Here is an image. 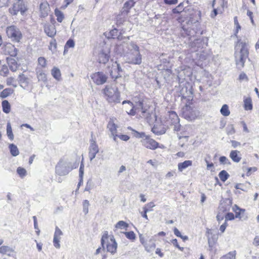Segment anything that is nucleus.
Listing matches in <instances>:
<instances>
[{
    "label": "nucleus",
    "mask_w": 259,
    "mask_h": 259,
    "mask_svg": "<svg viewBox=\"0 0 259 259\" xmlns=\"http://www.w3.org/2000/svg\"><path fill=\"white\" fill-rule=\"evenodd\" d=\"M110 36L108 37H111L112 38H117L118 40L123 39V36H122L121 32H119L118 30L116 28H114L109 32Z\"/></svg>",
    "instance_id": "25"
},
{
    "label": "nucleus",
    "mask_w": 259,
    "mask_h": 259,
    "mask_svg": "<svg viewBox=\"0 0 259 259\" xmlns=\"http://www.w3.org/2000/svg\"><path fill=\"white\" fill-rule=\"evenodd\" d=\"M55 15L57 17L58 22H62L64 18L63 13L61 11L56 9L55 10Z\"/></svg>",
    "instance_id": "42"
},
{
    "label": "nucleus",
    "mask_w": 259,
    "mask_h": 259,
    "mask_svg": "<svg viewBox=\"0 0 259 259\" xmlns=\"http://www.w3.org/2000/svg\"><path fill=\"white\" fill-rule=\"evenodd\" d=\"M93 133H92V139L90 140V145L89 149V157L90 161H92L95 158L97 153H98L99 151L98 146L96 143L95 139H93Z\"/></svg>",
    "instance_id": "13"
},
{
    "label": "nucleus",
    "mask_w": 259,
    "mask_h": 259,
    "mask_svg": "<svg viewBox=\"0 0 259 259\" xmlns=\"http://www.w3.org/2000/svg\"><path fill=\"white\" fill-rule=\"evenodd\" d=\"M197 25L198 24L196 23L191 24L188 23L187 25H183L180 32L181 35L184 37L188 36L190 39L196 36L197 34L201 35L202 31L198 29Z\"/></svg>",
    "instance_id": "6"
},
{
    "label": "nucleus",
    "mask_w": 259,
    "mask_h": 259,
    "mask_svg": "<svg viewBox=\"0 0 259 259\" xmlns=\"http://www.w3.org/2000/svg\"><path fill=\"white\" fill-rule=\"evenodd\" d=\"M7 135L9 139L11 141L14 140V137L13 134L12 127L10 122L7 123Z\"/></svg>",
    "instance_id": "37"
},
{
    "label": "nucleus",
    "mask_w": 259,
    "mask_h": 259,
    "mask_svg": "<svg viewBox=\"0 0 259 259\" xmlns=\"http://www.w3.org/2000/svg\"><path fill=\"white\" fill-rule=\"evenodd\" d=\"M190 104L186 103L185 106L182 108V112L184 117L186 119H190L193 117V109L190 106Z\"/></svg>",
    "instance_id": "18"
},
{
    "label": "nucleus",
    "mask_w": 259,
    "mask_h": 259,
    "mask_svg": "<svg viewBox=\"0 0 259 259\" xmlns=\"http://www.w3.org/2000/svg\"><path fill=\"white\" fill-rule=\"evenodd\" d=\"M109 52L102 50L99 53L97 60L99 63L105 64L109 61Z\"/></svg>",
    "instance_id": "20"
},
{
    "label": "nucleus",
    "mask_w": 259,
    "mask_h": 259,
    "mask_svg": "<svg viewBox=\"0 0 259 259\" xmlns=\"http://www.w3.org/2000/svg\"><path fill=\"white\" fill-rule=\"evenodd\" d=\"M182 100L186 99L187 103L191 104L193 99L192 87L191 86H184L180 91Z\"/></svg>",
    "instance_id": "11"
},
{
    "label": "nucleus",
    "mask_w": 259,
    "mask_h": 259,
    "mask_svg": "<svg viewBox=\"0 0 259 259\" xmlns=\"http://www.w3.org/2000/svg\"><path fill=\"white\" fill-rule=\"evenodd\" d=\"M113 67L114 69H117V73L118 74V77L121 76V73L122 72V69L120 66V64H118L117 62H115L113 63Z\"/></svg>",
    "instance_id": "47"
},
{
    "label": "nucleus",
    "mask_w": 259,
    "mask_h": 259,
    "mask_svg": "<svg viewBox=\"0 0 259 259\" xmlns=\"http://www.w3.org/2000/svg\"><path fill=\"white\" fill-rule=\"evenodd\" d=\"M234 56L236 64L238 68L244 67L245 62L248 57V44L246 41L238 40L236 46Z\"/></svg>",
    "instance_id": "2"
},
{
    "label": "nucleus",
    "mask_w": 259,
    "mask_h": 259,
    "mask_svg": "<svg viewBox=\"0 0 259 259\" xmlns=\"http://www.w3.org/2000/svg\"><path fill=\"white\" fill-rule=\"evenodd\" d=\"M78 165V163L72 162L61 159L55 167L56 173L60 176L67 175L71 170L76 168Z\"/></svg>",
    "instance_id": "3"
},
{
    "label": "nucleus",
    "mask_w": 259,
    "mask_h": 259,
    "mask_svg": "<svg viewBox=\"0 0 259 259\" xmlns=\"http://www.w3.org/2000/svg\"><path fill=\"white\" fill-rule=\"evenodd\" d=\"M232 201L231 199L226 198L221 201L219 207V210L223 212L228 211L230 210Z\"/></svg>",
    "instance_id": "15"
},
{
    "label": "nucleus",
    "mask_w": 259,
    "mask_h": 259,
    "mask_svg": "<svg viewBox=\"0 0 259 259\" xmlns=\"http://www.w3.org/2000/svg\"><path fill=\"white\" fill-rule=\"evenodd\" d=\"M127 50L123 49L125 54L126 62L133 65H140L142 63V55L139 51V47L134 42L125 45Z\"/></svg>",
    "instance_id": "1"
},
{
    "label": "nucleus",
    "mask_w": 259,
    "mask_h": 259,
    "mask_svg": "<svg viewBox=\"0 0 259 259\" xmlns=\"http://www.w3.org/2000/svg\"><path fill=\"white\" fill-rule=\"evenodd\" d=\"M143 209L144 212H141V215L144 218H145L146 219L148 220V216L147 215V213L149 211H150V209L146 207H143Z\"/></svg>",
    "instance_id": "63"
},
{
    "label": "nucleus",
    "mask_w": 259,
    "mask_h": 259,
    "mask_svg": "<svg viewBox=\"0 0 259 259\" xmlns=\"http://www.w3.org/2000/svg\"><path fill=\"white\" fill-rule=\"evenodd\" d=\"M236 251H231L225 255L223 256L220 259H234L235 257Z\"/></svg>",
    "instance_id": "45"
},
{
    "label": "nucleus",
    "mask_w": 259,
    "mask_h": 259,
    "mask_svg": "<svg viewBox=\"0 0 259 259\" xmlns=\"http://www.w3.org/2000/svg\"><path fill=\"white\" fill-rule=\"evenodd\" d=\"M235 219V216L232 212H228L225 215V221L233 220Z\"/></svg>",
    "instance_id": "58"
},
{
    "label": "nucleus",
    "mask_w": 259,
    "mask_h": 259,
    "mask_svg": "<svg viewBox=\"0 0 259 259\" xmlns=\"http://www.w3.org/2000/svg\"><path fill=\"white\" fill-rule=\"evenodd\" d=\"M18 80L20 85L24 89H26L29 84V78L24 74L21 73L18 77Z\"/></svg>",
    "instance_id": "22"
},
{
    "label": "nucleus",
    "mask_w": 259,
    "mask_h": 259,
    "mask_svg": "<svg viewBox=\"0 0 259 259\" xmlns=\"http://www.w3.org/2000/svg\"><path fill=\"white\" fill-rule=\"evenodd\" d=\"M135 2L134 0H129L126 2L120 11V15L117 16V23L121 24L123 20H120V17L125 16L128 14L130 9L135 6Z\"/></svg>",
    "instance_id": "10"
},
{
    "label": "nucleus",
    "mask_w": 259,
    "mask_h": 259,
    "mask_svg": "<svg viewBox=\"0 0 259 259\" xmlns=\"http://www.w3.org/2000/svg\"><path fill=\"white\" fill-rule=\"evenodd\" d=\"M9 148L11 153V154L13 156H16L19 155V151L17 146L14 144H10L9 146Z\"/></svg>",
    "instance_id": "31"
},
{
    "label": "nucleus",
    "mask_w": 259,
    "mask_h": 259,
    "mask_svg": "<svg viewBox=\"0 0 259 259\" xmlns=\"http://www.w3.org/2000/svg\"><path fill=\"white\" fill-rule=\"evenodd\" d=\"M117 138L124 141H127L130 139V137L126 135L117 134Z\"/></svg>",
    "instance_id": "61"
},
{
    "label": "nucleus",
    "mask_w": 259,
    "mask_h": 259,
    "mask_svg": "<svg viewBox=\"0 0 259 259\" xmlns=\"http://www.w3.org/2000/svg\"><path fill=\"white\" fill-rule=\"evenodd\" d=\"M192 165V161L185 160L183 162H180L178 165V170L182 172L183 170Z\"/></svg>",
    "instance_id": "26"
},
{
    "label": "nucleus",
    "mask_w": 259,
    "mask_h": 259,
    "mask_svg": "<svg viewBox=\"0 0 259 259\" xmlns=\"http://www.w3.org/2000/svg\"><path fill=\"white\" fill-rule=\"evenodd\" d=\"M128 227V224L123 221H120L118 222L115 226V227L116 229H126Z\"/></svg>",
    "instance_id": "41"
},
{
    "label": "nucleus",
    "mask_w": 259,
    "mask_h": 259,
    "mask_svg": "<svg viewBox=\"0 0 259 259\" xmlns=\"http://www.w3.org/2000/svg\"><path fill=\"white\" fill-rule=\"evenodd\" d=\"M108 238V233H107V232H106L103 235V236L102 237V238H101V245H102V246L103 247V249H105L104 244H105V240H107Z\"/></svg>",
    "instance_id": "56"
},
{
    "label": "nucleus",
    "mask_w": 259,
    "mask_h": 259,
    "mask_svg": "<svg viewBox=\"0 0 259 259\" xmlns=\"http://www.w3.org/2000/svg\"><path fill=\"white\" fill-rule=\"evenodd\" d=\"M184 10V4L183 3H181L177 7L172 9V14H180L181 13H183Z\"/></svg>",
    "instance_id": "36"
},
{
    "label": "nucleus",
    "mask_w": 259,
    "mask_h": 259,
    "mask_svg": "<svg viewBox=\"0 0 259 259\" xmlns=\"http://www.w3.org/2000/svg\"><path fill=\"white\" fill-rule=\"evenodd\" d=\"M107 128L110 132V137H113V140L115 142L117 141V126L111 120L108 122L107 124Z\"/></svg>",
    "instance_id": "16"
},
{
    "label": "nucleus",
    "mask_w": 259,
    "mask_h": 259,
    "mask_svg": "<svg viewBox=\"0 0 259 259\" xmlns=\"http://www.w3.org/2000/svg\"><path fill=\"white\" fill-rule=\"evenodd\" d=\"M32 218L34 222V228L36 230V234L38 235L40 233V230L38 227L36 217L35 216H33Z\"/></svg>",
    "instance_id": "57"
},
{
    "label": "nucleus",
    "mask_w": 259,
    "mask_h": 259,
    "mask_svg": "<svg viewBox=\"0 0 259 259\" xmlns=\"http://www.w3.org/2000/svg\"><path fill=\"white\" fill-rule=\"evenodd\" d=\"M7 62L10 68V69L13 71H16L18 68V64L17 61L13 58H8Z\"/></svg>",
    "instance_id": "28"
},
{
    "label": "nucleus",
    "mask_w": 259,
    "mask_h": 259,
    "mask_svg": "<svg viewBox=\"0 0 259 259\" xmlns=\"http://www.w3.org/2000/svg\"><path fill=\"white\" fill-rule=\"evenodd\" d=\"M226 131L228 135H233L235 133V130L232 124L228 125L226 128Z\"/></svg>",
    "instance_id": "54"
},
{
    "label": "nucleus",
    "mask_w": 259,
    "mask_h": 259,
    "mask_svg": "<svg viewBox=\"0 0 259 259\" xmlns=\"http://www.w3.org/2000/svg\"><path fill=\"white\" fill-rule=\"evenodd\" d=\"M172 244L177 248H178L181 251H183L184 248L180 247L178 243V240L177 239H174L171 241Z\"/></svg>",
    "instance_id": "62"
},
{
    "label": "nucleus",
    "mask_w": 259,
    "mask_h": 259,
    "mask_svg": "<svg viewBox=\"0 0 259 259\" xmlns=\"http://www.w3.org/2000/svg\"><path fill=\"white\" fill-rule=\"evenodd\" d=\"M41 16L45 17L48 15V5L47 3H41L39 6Z\"/></svg>",
    "instance_id": "33"
},
{
    "label": "nucleus",
    "mask_w": 259,
    "mask_h": 259,
    "mask_svg": "<svg viewBox=\"0 0 259 259\" xmlns=\"http://www.w3.org/2000/svg\"><path fill=\"white\" fill-rule=\"evenodd\" d=\"M133 132V135L137 138H141L142 139H144L147 135L145 134L144 132H138L134 130H132Z\"/></svg>",
    "instance_id": "44"
},
{
    "label": "nucleus",
    "mask_w": 259,
    "mask_h": 259,
    "mask_svg": "<svg viewBox=\"0 0 259 259\" xmlns=\"http://www.w3.org/2000/svg\"><path fill=\"white\" fill-rule=\"evenodd\" d=\"M165 4L168 5H175L178 3V0H163Z\"/></svg>",
    "instance_id": "64"
},
{
    "label": "nucleus",
    "mask_w": 259,
    "mask_h": 259,
    "mask_svg": "<svg viewBox=\"0 0 259 259\" xmlns=\"http://www.w3.org/2000/svg\"><path fill=\"white\" fill-rule=\"evenodd\" d=\"M126 237L130 240H134L136 239V235L133 231L124 232Z\"/></svg>",
    "instance_id": "48"
},
{
    "label": "nucleus",
    "mask_w": 259,
    "mask_h": 259,
    "mask_svg": "<svg viewBox=\"0 0 259 259\" xmlns=\"http://www.w3.org/2000/svg\"><path fill=\"white\" fill-rule=\"evenodd\" d=\"M117 244L113 236L110 238V241L108 242L106 244V249L108 252L113 254L116 252Z\"/></svg>",
    "instance_id": "17"
},
{
    "label": "nucleus",
    "mask_w": 259,
    "mask_h": 259,
    "mask_svg": "<svg viewBox=\"0 0 259 259\" xmlns=\"http://www.w3.org/2000/svg\"><path fill=\"white\" fill-rule=\"evenodd\" d=\"M83 212L85 214H87L89 212V206L90 205L89 201L88 200H84L83 201Z\"/></svg>",
    "instance_id": "49"
},
{
    "label": "nucleus",
    "mask_w": 259,
    "mask_h": 259,
    "mask_svg": "<svg viewBox=\"0 0 259 259\" xmlns=\"http://www.w3.org/2000/svg\"><path fill=\"white\" fill-rule=\"evenodd\" d=\"M166 124L169 128L175 131H179L181 128L180 119L176 112L170 111L168 112V118L166 120Z\"/></svg>",
    "instance_id": "9"
},
{
    "label": "nucleus",
    "mask_w": 259,
    "mask_h": 259,
    "mask_svg": "<svg viewBox=\"0 0 259 259\" xmlns=\"http://www.w3.org/2000/svg\"><path fill=\"white\" fill-rule=\"evenodd\" d=\"M106 100L109 103H119L120 93L117 88L106 86L103 90Z\"/></svg>",
    "instance_id": "7"
},
{
    "label": "nucleus",
    "mask_w": 259,
    "mask_h": 259,
    "mask_svg": "<svg viewBox=\"0 0 259 259\" xmlns=\"http://www.w3.org/2000/svg\"><path fill=\"white\" fill-rule=\"evenodd\" d=\"M38 64L42 68H45L46 67L47 65V61L46 59L43 57H40L38 58Z\"/></svg>",
    "instance_id": "51"
},
{
    "label": "nucleus",
    "mask_w": 259,
    "mask_h": 259,
    "mask_svg": "<svg viewBox=\"0 0 259 259\" xmlns=\"http://www.w3.org/2000/svg\"><path fill=\"white\" fill-rule=\"evenodd\" d=\"M219 177L221 180L225 182L230 177L229 174L225 170H222L219 174Z\"/></svg>",
    "instance_id": "38"
},
{
    "label": "nucleus",
    "mask_w": 259,
    "mask_h": 259,
    "mask_svg": "<svg viewBox=\"0 0 259 259\" xmlns=\"http://www.w3.org/2000/svg\"><path fill=\"white\" fill-rule=\"evenodd\" d=\"M51 74L53 77L57 80L61 79V72L59 69L57 67H54L51 70Z\"/></svg>",
    "instance_id": "32"
},
{
    "label": "nucleus",
    "mask_w": 259,
    "mask_h": 259,
    "mask_svg": "<svg viewBox=\"0 0 259 259\" xmlns=\"http://www.w3.org/2000/svg\"><path fill=\"white\" fill-rule=\"evenodd\" d=\"M45 32L48 36L52 37L55 35L56 30L54 26L49 25L45 28Z\"/></svg>",
    "instance_id": "27"
},
{
    "label": "nucleus",
    "mask_w": 259,
    "mask_h": 259,
    "mask_svg": "<svg viewBox=\"0 0 259 259\" xmlns=\"http://www.w3.org/2000/svg\"><path fill=\"white\" fill-rule=\"evenodd\" d=\"M28 3L26 0H15L9 12L12 16H17L19 13L24 16L28 10Z\"/></svg>",
    "instance_id": "5"
},
{
    "label": "nucleus",
    "mask_w": 259,
    "mask_h": 259,
    "mask_svg": "<svg viewBox=\"0 0 259 259\" xmlns=\"http://www.w3.org/2000/svg\"><path fill=\"white\" fill-rule=\"evenodd\" d=\"M12 93V90L10 89H4L0 94V97L2 99L7 98Z\"/></svg>",
    "instance_id": "43"
},
{
    "label": "nucleus",
    "mask_w": 259,
    "mask_h": 259,
    "mask_svg": "<svg viewBox=\"0 0 259 259\" xmlns=\"http://www.w3.org/2000/svg\"><path fill=\"white\" fill-rule=\"evenodd\" d=\"M141 143L144 147L151 150H155L159 146V143L148 135L144 139H141Z\"/></svg>",
    "instance_id": "12"
},
{
    "label": "nucleus",
    "mask_w": 259,
    "mask_h": 259,
    "mask_svg": "<svg viewBox=\"0 0 259 259\" xmlns=\"http://www.w3.org/2000/svg\"><path fill=\"white\" fill-rule=\"evenodd\" d=\"M92 78L97 84L101 85L106 82L107 77L104 73L98 72L94 74Z\"/></svg>",
    "instance_id": "14"
},
{
    "label": "nucleus",
    "mask_w": 259,
    "mask_h": 259,
    "mask_svg": "<svg viewBox=\"0 0 259 259\" xmlns=\"http://www.w3.org/2000/svg\"><path fill=\"white\" fill-rule=\"evenodd\" d=\"M221 113L224 116H228L230 115V112L229 109V106L227 104L222 106L220 110Z\"/></svg>",
    "instance_id": "39"
},
{
    "label": "nucleus",
    "mask_w": 259,
    "mask_h": 259,
    "mask_svg": "<svg viewBox=\"0 0 259 259\" xmlns=\"http://www.w3.org/2000/svg\"><path fill=\"white\" fill-rule=\"evenodd\" d=\"M9 73V69L6 65H3L0 70V75L6 76Z\"/></svg>",
    "instance_id": "52"
},
{
    "label": "nucleus",
    "mask_w": 259,
    "mask_h": 259,
    "mask_svg": "<svg viewBox=\"0 0 259 259\" xmlns=\"http://www.w3.org/2000/svg\"><path fill=\"white\" fill-rule=\"evenodd\" d=\"M14 248L6 245H3L0 247V253L3 255H7L9 256H12L11 252H14Z\"/></svg>",
    "instance_id": "23"
},
{
    "label": "nucleus",
    "mask_w": 259,
    "mask_h": 259,
    "mask_svg": "<svg viewBox=\"0 0 259 259\" xmlns=\"http://www.w3.org/2000/svg\"><path fill=\"white\" fill-rule=\"evenodd\" d=\"M134 101L135 102V105H134L133 104V106H131L132 109L129 112L127 111V114L130 115L134 116L137 112L141 111L142 116L148 118L150 113L147 112V108L144 105V99L142 98H138L136 97H135Z\"/></svg>",
    "instance_id": "4"
},
{
    "label": "nucleus",
    "mask_w": 259,
    "mask_h": 259,
    "mask_svg": "<svg viewBox=\"0 0 259 259\" xmlns=\"http://www.w3.org/2000/svg\"><path fill=\"white\" fill-rule=\"evenodd\" d=\"M220 162L223 164L230 165L231 162L225 156H222L219 158Z\"/></svg>",
    "instance_id": "53"
},
{
    "label": "nucleus",
    "mask_w": 259,
    "mask_h": 259,
    "mask_svg": "<svg viewBox=\"0 0 259 259\" xmlns=\"http://www.w3.org/2000/svg\"><path fill=\"white\" fill-rule=\"evenodd\" d=\"M17 172L19 176L23 178L26 176L27 171L26 169L23 167H19L17 169Z\"/></svg>",
    "instance_id": "46"
},
{
    "label": "nucleus",
    "mask_w": 259,
    "mask_h": 259,
    "mask_svg": "<svg viewBox=\"0 0 259 259\" xmlns=\"http://www.w3.org/2000/svg\"><path fill=\"white\" fill-rule=\"evenodd\" d=\"M232 209L235 213V218L245 220L247 218V216L244 215L245 209L240 208L237 205H235Z\"/></svg>",
    "instance_id": "19"
},
{
    "label": "nucleus",
    "mask_w": 259,
    "mask_h": 259,
    "mask_svg": "<svg viewBox=\"0 0 259 259\" xmlns=\"http://www.w3.org/2000/svg\"><path fill=\"white\" fill-rule=\"evenodd\" d=\"M2 109L4 112L9 113L11 111V105L7 100H4L2 103Z\"/></svg>",
    "instance_id": "34"
},
{
    "label": "nucleus",
    "mask_w": 259,
    "mask_h": 259,
    "mask_svg": "<svg viewBox=\"0 0 259 259\" xmlns=\"http://www.w3.org/2000/svg\"><path fill=\"white\" fill-rule=\"evenodd\" d=\"M152 132L156 135H161L164 134L166 130L163 127L160 129L157 125H154L152 128Z\"/></svg>",
    "instance_id": "35"
},
{
    "label": "nucleus",
    "mask_w": 259,
    "mask_h": 259,
    "mask_svg": "<svg viewBox=\"0 0 259 259\" xmlns=\"http://www.w3.org/2000/svg\"><path fill=\"white\" fill-rule=\"evenodd\" d=\"M74 45H75V43H74V40L72 39H69L66 42V44L65 46V48H66V47L69 48H73Z\"/></svg>",
    "instance_id": "59"
},
{
    "label": "nucleus",
    "mask_w": 259,
    "mask_h": 259,
    "mask_svg": "<svg viewBox=\"0 0 259 259\" xmlns=\"http://www.w3.org/2000/svg\"><path fill=\"white\" fill-rule=\"evenodd\" d=\"M253 106L252 100L250 97L245 98L244 100V108L245 110H251L252 109Z\"/></svg>",
    "instance_id": "30"
},
{
    "label": "nucleus",
    "mask_w": 259,
    "mask_h": 259,
    "mask_svg": "<svg viewBox=\"0 0 259 259\" xmlns=\"http://www.w3.org/2000/svg\"><path fill=\"white\" fill-rule=\"evenodd\" d=\"M62 235L63 233L62 231L57 226H56L54 236L56 237H60V236Z\"/></svg>",
    "instance_id": "60"
},
{
    "label": "nucleus",
    "mask_w": 259,
    "mask_h": 259,
    "mask_svg": "<svg viewBox=\"0 0 259 259\" xmlns=\"http://www.w3.org/2000/svg\"><path fill=\"white\" fill-rule=\"evenodd\" d=\"M145 247L147 252H150L155 248L156 244L154 242L150 241L148 243H147L145 245Z\"/></svg>",
    "instance_id": "40"
},
{
    "label": "nucleus",
    "mask_w": 259,
    "mask_h": 259,
    "mask_svg": "<svg viewBox=\"0 0 259 259\" xmlns=\"http://www.w3.org/2000/svg\"><path fill=\"white\" fill-rule=\"evenodd\" d=\"M230 157L233 161L239 162L241 159L240 152L238 150H232L230 153Z\"/></svg>",
    "instance_id": "24"
},
{
    "label": "nucleus",
    "mask_w": 259,
    "mask_h": 259,
    "mask_svg": "<svg viewBox=\"0 0 259 259\" xmlns=\"http://www.w3.org/2000/svg\"><path fill=\"white\" fill-rule=\"evenodd\" d=\"M112 78L117 79L118 77V74L117 73V69H114L112 64L111 69L109 71Z\"/></svg>",
    "instance_id": "50"
},
{
    "label": "nucleus",
    "mask_w": 259,
    "mask_h": 259,
    "mask_svg": "<svg viewBox=\"0 0 259 259\" xmlns=\"http://www.w3.org/2000/svg\"><path fill=\"white\" fill-rule=\"evenodd\" d=\"M38 81H42L45 83L47 81V75L45 72L40 67H37L35 69Z\"/></svg>",
    "instance_id": "21"
},
{
    "label": "nucleus",
    "mask_w": 259,
    "mask_h": 259,
    "mask_svg": "<svg viewBox=\"0 0 259 259\" xmlns=\"http://www.w3.org/2000/svg\"><path fill=\"white\" fill-rule=\"evenodd\" d=\"M60 239H61V237H56L54 236L53 244H54V246L56 248H60Z\"/></svg>",
    "instance_id": "55"
},
{
    "label": "nucleus",
    "mask_w": 259,
    "mask_h": 259,
    "mask_svg": "<svg viewBox=\"0 0 259 259\" xmlns=\"http://www.w3.org/2000/svg\"><path fill=\"white\" fill-rule=\"evenodd\" d=\"M6 33L11 41L19 42L22 38V34L20 29L15 25H11L6 28Z\"/></svg>",
    "instance_id": "8"
},
{
    "label": "nucleus",
    "mask_w": 259,
    "mask_h": 259,
    "mask_svg": "<svg viewBox=\"0 0 259 259\" xmlns=\"http://www.w3.org/2000/svg\"><path fill=\"white\" fill-rule=\"evenodd\" d=\"M207 237L208 240V246L209 250H210L212 249L213 246L216 243L218 240V237H217L214 235H212L211 237L207 235Z\"/></svg>",
    "instance_id": "29"
}]
</instances>
